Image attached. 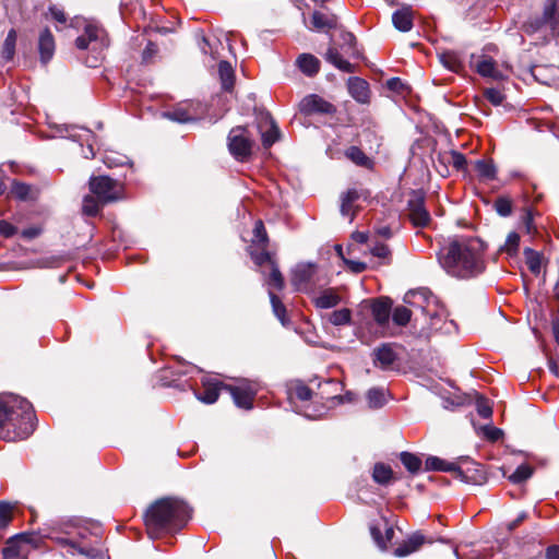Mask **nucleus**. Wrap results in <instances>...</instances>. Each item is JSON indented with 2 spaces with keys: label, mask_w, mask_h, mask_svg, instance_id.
<instances>
[{
  "label": "nucleus",
  "mask_w": 559,
  "mask_h": 559,
  "mask_svg": "<svg viewBox=\"0 0 559 559\" xmlns=\"http://www.w3.org/2000/svg\"><path fill=\"white\" fill-rule=\"evenodd\" d=\"M103 204L97 197L86 195L83 199L82 211L87 216H96L100 211Z\"/></svg>",
  "instance_id": "nucleus-39"
},
{
  "label": "nucleus",
  "mask_w": 559,
  "mask_h": 559,
  "mask_svg": "<svg viewBox=\"0 0 559 559\" xmlns=\"http://www.w3.org/2000/svg\"><path fill=\"white\" fill-rule=\"evenodd\" d=\"M311 23L314 29L323 31L335 28L337 19L334 14H325L320 11H314L311 15Z\"/></svg>",
  "instance_id": "nucleus-23"
},
{
  "label": "nucleus",
  "mask_w": 559,
  "mask_h": 559,
  "mask_svg": "<svg viewBox=\"0 0 559 559\" xmlns=\"http://www.w3.org/2000/svg\"><path fill=\"white\" fill-rule=\"evenodd\" d=\"M299 109L305 115H333L336 107L317 94H310L304 97L299 104Z\"/></svg>",
  "instance_id": "nucleus-10"
},
{
  "label": "nucleus",
  "mask_w": 559,
  "mask_h": 559,
  "mask_svg": "<svg viewBox=\"0 0 559 559\" xmlns=\"http://www.w3.org/2000/svg\"><path fill=\"white\" fill-rule=\"evenodd\" d=\"M11 192L16 199L25 201L29 197L31 186L20 181H13Z\"/></svg>",
  "instance_id": "nucleus-49"
},
{
  "label": "nucleus",
  "mask_w": 559,
  "mask_h": 559,
  "mask_svg": "<svg viewBox=\"0 0 559 559\" xmlns=\"http://www.w3.org/2000/svg\"><path fill=\"white\" fill-rule=\"evenodd\" d=\"M486 245L475 237L455 238L442 246L437 253L441 267L451 276L473 278L486 270Z\"/></svg>",
  "instance_id": "nucleus-1"
},
{
  "label": "nucleus",
  "mask_w": 559,
  "mask_h": 559,
  "mask_svg": "<svg viewBox=\"0 0 559 559\" xmlns=\"http://www.w3.org/2000/svg\"><path fill=\"white\" fill-rule=\"evenodd\" d=\"M345 155L352 162L359 166H367L369 163V158L366 154L357 146H350L346 150Z\"/></svg>",
  "instance_id": "nucleus-43"
},
{
  "label": "nucleus",
  "mask_w": 559,
  "mask_h": 559,
  "mask_svg": "<svg viewBox=\"0 0 559 559\" xmlns=\"http://www.w3.org/2000/svg\"><path fill=\"white\" fill-rule=\"evenodd\" d=\"M15 43H16V32L15 29H10L2 47V58L7 61L12 60L15 52Z\"/></svg>",
  "instance_id": "nucleus-36"
},
{
  "label": "nucleus",
  "mask_w": 559,
  "mask_h": 559,
  "mask_svg": "<svg viewBox=\"0 0 559 559\" xmlns=\"http://www.w3.org/2000/svg\"><path fill=\"white\" fill-rule=\"evenodd\" d=\"M373 319L380 325L388 323L391 311V304L386 300H377L371 307Z\"/></svg>",
  "instance_id": "nucleus-28"
},
{
  "label": "nucleus",
  "mask_w": 559,
  "mask_h": 559,
  "mask_svg": "<svg viewBox=\"0 0 559 559\" xmlns=\"http://www.w3.org/2000/svg\"><path fill=\"white\" fill-rule=\"evenodd\" d=\"M128 162H129V159L124 155H119V156H116V157H114L111 155H106L105 158H104V163L109 168L122 166L124 164H128Z\"/></svg>",
  "instance_id": "nucleus-57"
},
{
  "label": "nucleus",
  "mask_w": 559,
  "mask_h": 559,
  "mask_svg": "<svg viewBox=\"0 0 559 559\" xmlns=\"http://www.w3.org/2000/svg\"><path fill=\"white\" fill-rule=\"evenodd\" d=\"M524 255L530 271L535 275L539 274L542 265L539 253L531 248H525Z\"/></svg>",
  "instance_id": "nucleus-37"
},
{
  "label": "nucleus",
  "mask_w": 559,
  "mask_h": 559,
  "mask_svg": "<svg viewBox=\"0 0 559 559\" xmlns=\"http://www.w3.org/2000/svg\"><path fill=\"white\" fill-rule=\"evenodd\" d=\"M522 31L528 35L540 33L544 39L556 36L559 33L557 0H546L542 16L528 19L522 25Z\"/></svg>",
  "instance_id": "nucleus-5"
},
{
  "label": "nucleus",
  "mask_w": 559,
  "mask_h": 559,
  "mask_svg": "<svg viewBox=\"0 0 559 559\" xmlns=\"http://www.w3.org/2000/svg\"><path fill=\"white\" fill-rule=\"evenodd\" d=\"M270 301L272 305V310L275 317L281 321V323L286 326L289 324V320L286 316V307L282 302V300L271 290L269 292Z\"/></svg>",
  "instance_id": "nucleus-32"
},
{
  "label": "nucleus",
  "mask_w": 559,
  "mask_h": 559,
  "mask_svg": "<svg viewBox=\"0 0 559 559\" xmlns=\"http://www.w3.org/2000/svg\"><path fill=\"white\" fill-rule=\"evenodd\" d=\"M90 190L103 204L122 199L123 186L108 176H92Z\"/></svg>",
  "instance_id": "nucleus-7"
},
{
  "label": "nucleus",
  "mask_w": 559,
  "mask_h": 559,
  "mask_svg": "<svg viewBox=\"0 0 559 559\" xmlns=\"http://www.w3.org/2000/svg\"><path fill=\"white\" fill-rule=\"evenodd\" d=\"M266 284L270 287L276 288L277 290H282L284 288V285H285L284 277H283L276 262H272V266H270V274L266 280Z\"/></svg>",
  "instance_id": "nucleus-35"
},
{
  "label": "nucleus",
  "mask_w": 559,
  "mask_h": 559,
  "mask_svg": "<svg viewBox=\"0 0 559 559\" xmlns=\"http://www.w3.org/2000/svg\"><path fill=\"white\" fill-rule=\"evenodd\" d=\"M350 319L352 312L347 308L335 310L329 316V321L336 326L348 324L350 322Z\"/></svg>",
  "instance_id": "nucleus-40"
},
{
  "label": "nucleus",
  "mask_w": 559,
  "mask_h": 559,
  "mask_svg": "<svg viewBox=\"0 0 559 559\" xmlns=\"http://www.w3.org/2000/svg\"><path fill=\"white\" fill-rule=\"evenodd\" d=\"M484 95L486 99L495 106L501 105L506 98L504 94L499 88L495 87L486 88Z\"/></svg>",
  "instance_id": "nucleus-53"
},
{
  "label": "nucleus",
  "mask_w": 559,
  "mask_h": 559,
  "mask_svg": "<svg viewBox=\"0 0 559 559\" xmlns=\"http://www.w3.org/2000/svg\"><path fill=\"white\" fill-rule=\"evenodd\" d=\"M370 251H371L372 255L378 257V258H386L390 254V249L384 243H376L370 249Z\"/></svg>",
  "instance_id": "nucleus-61"
},
{
  "label": "nucleus",
  "mask_w": 559,
  "mask_h": 559,
  "mask_svg": "<svg viewBox=\"0 0 559 559\" xmlns=\"http://www.w3.org/2000/svg\"><path fill=\"white\" fill-rule=\"evenodd\" d=\"M408 217L414 226L426 227L429 225L431 217L425 206V194L420 190L412 191L407 201Z\"/></svg>",
  "instance_id": "nucleus-9"
},
{
  "label": "nucleus",
  "mask_w": 559,
  "mask_h": 559,
  "mask_svg": "<svg viewBox=\"0 0 559 559\" xmlns=\"http://www.w3.org/2000/svg\"><path fill=\"white\" fill-rule=\"evenodd\" d=\"M35 420L33 405L26 399L12 393L0 395V439L28 438L35 429Z\"/></svg>",
  "instance_id": "nucleus-2"
},
{
  "label": "nucleus",
  "mask_w": 559,
  "mask_h": 559,
  "mask_svg": "<svg viewBox=\"0 0 559 559\" xmlns=\"http://www.w3.org/2000/svg\"><path fill=\"white\" fill-rule=\"evenodd\" d=\"M424 543L425 536L418 532L414 533L402 545L394 549V555L396 557H405L417 551Z\"/></svg>",
  "instance_id": "nucleus-19"
},
{
  "label": "nucleus",
  "mask_w": 559,
  "mask_h": 559,
  "mask_svg": "<svg viewBox=\"0 0 559 559\" xmlns=\"http://www.w3.org/2000/svg\"><path fill=\"white\" fill-rule=\"evenodd\" d=\"M350 96L360 104H368L370 100L369 84L364 79L352 76L347 81Z\"/></svg>",
  "instance_id": "nucleus-13"
},
{
  "label": "nucleus",
  "mask_w": 559,
  "mask_h": 559,
  "mask_svg": "<svg viewBox=\"0 0 559 559\" xmlns=\"http://www.w3.org/2000/svg\"><path fill=\"white\" fill-rule=\"evenodd\" d=\"M259 128L264 147L272 146L280 139V129L269 112L261 115Z\"/></svg>",
  "instance_id": "nucleus-11"
},
{
  "label": "nucleus",
  "mask_w": 559,
  "mask_h": 559,
  "mask_svg": "<svg viewBox=\"0 0 559 559\" xmlns=\"http://www.w3.org/2000/svg\"><path fill=\"white\" fill-rule=\"evenodd\" d=\"M493 207L500 216L507 217L512 213V201L507 197H499L495 201Z\"/></svg>",
  "instance_id": "nucleus-47"
},
{
  "label": "nucleus",
  "mask_w": 559,
  "mask_h": 559,
  "mask_svg": "<svg viewBox=\"0 0 559 559\" xmlns=\"http://www.w3.org/2000/svg\"><path fill=\"white\" fill-rule=\"evenodd\" d=\"M103 33L104 31L96 25L87 24L84 28V34L92 44V49H98L103 47Z\"/></svg>",
  "instance_id": "nucleus-31"
},
{
  "label": "nucleus",
  "mask_w": 559,
  "mask_h": 559,
  "mask_svg": "<svg viewBox=\"0 0 559 559\" xmlns=\"http://www.w3.org/2000/svg\"><path fill=\"white\" fill-rule=\"evenodd\" d=\"M224 383L205 381L203 382V391L195 392V397L205 403L213 404L217 401L219 396V390Z\"/></svg>",
  "instance_id": "nucleus-20"
},
{
  "label": "nucleus",
  "mask_w": 559,
  "mask_h": 559,
  "mask_svg": "<svg viewBox=\"0 0 559 559\" xmlns=\"http://www.w3.org/2000/svg\"><path fill=\"white\" fill-rule=\"evenodd\" d=\"M17 233V228L11 223L0 219V235L10 238Z\"/></svg>",
  "instance_id": "nucleus-58"
},
{
  "label": "nucleus",
  "mask_w": 559,
  "mask_h": 559,
  "mask_svg": "<svg viewBox=\"0 0 559 559\" xmlns=\"http://www.w3.org/2000/svg\"><path fill=\"white\" fill-rule=\"evenodd\" d=\"M59 543L62 545H70L72 547L78 548V550L81 554L85 555L90 559H102L103 558V555L98 550H96L94 548H86L82 545H78L74 540L67 539V538H60Z\"/></svg>",
  "instance_id": "nucleus-42"
},
{
  "label": "nucleus",
  "mask_w": 559,
  "mask_h": 559,
  "mask_svg": "<svg viewBox=\"0 0 559 559\" xmlns=\"http://www.w3.org/2000/svg\"><path fill=\"white\" fill-rule=\"evenodd\" d=\"M38 50L43 63H47L53 56L55 39L51 32L48 28H45L39 35Z\"/></svg>",
  "instance_id": "nucleus-17"
},
{
  "label": "nucleus",
  "mask_w": 559,
  "mask_h": 559,
  "mask_svg": "<svg viewBox=\"0 0 559 559\" xmlns=\"http://www.w3.org/2000/svg\"><path fill=\"white\" fill-rule=\"evenodd\" d=\"M369 407L380 408L386 403L385 391L380 388H372L367 393Z\"/></svg>",
  "instance_id": "nucleus-34"
},
{
  "label": "nucleus",
  "mask_w": 559,
  "mask_h": 559,
  "mask_svg": "<svg viewBox=\"0 0 559 559\" xmlns=\"http://www.w3.org/2000/svg\"><path fill=\"white\" fill-rule=\"evenodd\" d=\"M475 170L481 180H493L496 178L497 169L492 160H476Z\"/></svg>",
  "instance_id": "nucleus-30"
},
{
  "label": "nucleus",
  "mask_w": 559,
  "mask_h": 559,
  "mask_svg": "<svg viewBox=\"0 0 559 559\" xmlns=\"http://www.w3.org/2000/svg\"><path fill=\"white\" fill-rule=\"evenodd\" d=\"M450 155L452 166L457 170H463L467 164L465 155L457 151H451Z\"/></svg>",
  "instance_id": "nucleus-55"
},
{
  "label": "nucleus",
  "mask_w": 559,
  "mask_h": 559,
  "mask_svg": "<svg viewBox=\"0 0 559 559\" xmlns=\"http://www.w3.org/2000/svg\"><path fill=\"white\" fill-rule=\"evenodd\" d=\"M316 273V265L312 263L297 264L292 273V284L298 290H304L308 287L310 281Z\"/></svg>",
  "instance_id": "nucleus-12"
},
{
  "label": "nucleus",
  "mask_w": 559,
  "mask_h": 559,
  "mask_svg": "<svg viewBox=\"0 0 559 559\" xmlns=\"http://www.w3.org/2000/svg\"><path fill=\"white\" fill-rule=\"evenodd\" d=\"M222 389L231 395L236 406L243 409H251L260 385L255 381L239 379L235 384H223Z\"/></svg>",
  "instance_id": "nucleus-8"
},
{
  "label": "nucleus",
  "mask_w": 559,
  "mask_h": 559,
  "mask_svg": "<svg viewBox=\"0 0 559 559\" xmlns=\"http://www.w3.org/2000/svg\"><path fill=\"white\" fill-rule=\"evenodd\" d=\"M392 23L400 32H409L413 27V11L409 7L396 10L392 14Z\"/></svg>",
  "instance_id": "nucleus-18"
},
{
  "label": "nucleus",
  "mask_w": 559,
  "mask_h": 559,
  "mask_svg": "<svg viewBox=\"0 0 559 559\" xmlns=\"http://www.w3.org/2000/svg\"><path fill=\"white\" fill-rule=\"evenodd\" d=\"M49 12L52 16V19L55 21H57L58 23H66L67 22V16H66V13L62 9L56 7V5H51L49 7Z\"/></svg>",
  "instance_id": "nucleus-63"
},
{
  "label": "nucleus",
  "mask_w": 559,
  "mask_h": 559,
  "mask_svg": "<svg viewBox=\"0 0 559 559\" xmlns=\"http://www.w3.org/2000/svg\"><path fill=\"white\" fill-rule=\"evenodd\" d=\"M399 457L401 463L409 474L416 475L419 472L424 471L423 457L420 455L403 451L400 453Z\"/></svg>",
  "instance_id": "nucleus-22"
},
{
  "label": "nucleus",
  "mask_w": 559,
  "mask_h": 559,
  "mask_svg": "<svg viewBox=\"0 0 559 559\" xmlns=\"http://www.w3.org/2000/svg\"><path fill=\"white\" fill-rule=\"evenodd\" d=\"M484 432H485V436L487 437V439H489L491 441L499 440L503 435L501 429L491 427V426L485 427Z\"/></svg>",
  "instance_id": "nucleus-62"
},
{
  "label": "nucleus",
  "mask_w": 559,
  "mask_h": 559,
  "mask_svg": "<svg viewBox=\"0 0 559 559\" xmlns=\"http://www.w3.org/2000/svg\"><path fill=\"white\" fill-rule=\"evenodd\" d=\"M393 476L394 473L390 465L381 462L374 464L372 469V478L377 484L385 486L393 478Z\"/></svg>",
  "instance_id": "nucleus-29"
},
{
  "label": "nucleus",
  "mask_w": 559,
  "mask_h": 559,
  "mask_svg": "<svg viewBox=\"0 0 559 559\" xmlns=\"http://www.w3.org/2000/svg\"><path fill=\"white\" fill-rule=\"evenodd\" d=\"M218 74L222 88L226 92H230L235 83V72L231 64L228 61H221L218 63Z\"/></svg>",
  "instance_id": "nucleus-26"
},
{
  "label": "nucleus",
  "mask_w": 559,
  "mask_h": 559,
  "mask_svg": "<svg viewBox=\"0 0 559 559\" xmlns=\"http://www.w3.org/2000/svg\"><path fill=\"white\" fill-rule=\"evenodd\" d=\"M520 235L512 231L508 235L504 245L500 248V251L506 252L510 257H514L519 251Z\"/></svg>",
  "instance_id": "nucleus-38"
},
{
  "label": "nucleus",
  "mask_w": 559,
  "mask_h": 559,
  "mask_svg": "<svg viewBox=\"0 0 559 559\" xmlns=\"http://www.w3.org/2000/svg\"><path fill=\"white\" fill-rule=\"evenodd\" d=\"M14 504L0 501V527H5L12 520Z\"/></svg>",
  "instance_id": "nucleus-48"
},
{
  "label": "nucleus",
  "mask_w": 559,
  "mask_h": 559,
  "mask_svg": "<svg viewBox=\"0 0 559 559\" xmlns=\"http://www.w3.org/2000/svg\"><path fill=\"white\" fill-rule=\"evenodd\" d=\"M424 471L450 473L455 479L473 486H480L486 480L483 466L469 457H459L450 462L439 456L428 455L425 459Z\"/></svg>",
  "instance_id": "nucleus-4"
},
{
  "label": "nucleus",
  "mask_w": 559,
  "mask_h": 559,
  "mask_svg": "<svg viewBox=\"0 0 559 559\" xmlns=\"http://www.w3.org/2000/svg\"><path fill=\"white\" fill-rule=\"evenodd\" d=\"M254 238L257 241L261 243H265L267 241V235L264 228V225L261 221H258L254 225Z\"/></svg>",
  "instance_id": "nucleus-59"
},
{
  "label": "nucleus",
  "mask_w": 559,
  "mask_h": 559,
  "mask_svg": "<svg viewBox=\"0 0 559 559\" xmlns=\"http://www.w3.org/2000/svg\"><path fill=\"white\" fill-rule=\"evenodd\" d=\"M164 117L179 123H187L195 120L194 117L182 107H177L173 110L164 112Z\"/></svg>",
  "instance_id": "nucleus-33"
},
{
  "label": "nucleus",
  "mask_w": 559,
  "mask_h": 559,
  "mask_svg": "<svg viewBox=\"0 0 559 559\" xmlns=\"http://www.w3.org/2000/svg\"><path fill=\"white\" fill-rule=\"evenodd\" d=\"M325 60L343 72L353 73L355 71L354 66L343 59L336 48L331 47L328 49Z\"/></svg>",
  "instance_id": "nucleus-27"
},
{
  "label": "nucleus",
  "mask_w": 559,
  "mask_h": 559,
  "mask_svg": "<svg viewBox=\"0 0 559 559\" xmlns=\"http://www.w3.org/2000/svg\"><path fill=\"white\" fill-rule=\"evenodd\" d=\"M522 221L527 234H533L536 230L534 225V215L531 209H525Z\"/></svg>",
  "instance_id": "nucleus-56"
},
{
  "label": "nucleus",
  "mask_w": 559,
  "mask_h": 559,
  "mask_svg": "<svg viewBox=\"0 0 559 559\" xmlns=\"http://www.w3.org/2000/svg\"><path fill=\"white\" fill-rule=\"evenodd\" d=\"M435 297L427 288H418L416 290H409L404 297V301L413 307L419 308L423 312L426 307L430 306V301Z\"/></svg>",
  "instance_id": "nucleus-15"
},
{
  "label": "nucleus",
  "mask_w": 559,
  "mask_h": 559,
  "mask_svg": "<svg viewBox=\"0 0 559 559\" xmlns=\"http://www.w3.org/2000/svg\"><path fill=\"white\" fill-rule=\"evenodd\" d=\"M476 71L479 75L496 81L506 79V75L497 68V63L491 57H483L476 64Z\"/></svg>",
  "instance_id": "nucleus-16"
},
{
  "label": "nucleus",
  "mask_w": 559,
  "mask_h": 559,
  "mask_svg": "<svg viewBox=\"0 0 559 559\" xmlns=\"http://www.w3.org/2000/svg\"><path fill=\"white\" fill-rule=\"evenodd\" d=\"M476 409H477L478 415L485 419L490 418L492 415L491 405L489 404L488 400H486L483 396H479L476 400Z\"/></svg>",
  "instance_id": "nucleus-52"
},
{
  "label": "nucleus",
  "mask_w": 559,
  "mask_h": 559,
  "mask_svg": "<svg viewBox=\"0 0 559 559\" xmlns=\"http://www.w3.org/2000/svg\"><path fill=\"white\" fill-rule=\"evenodd\" d=\"M340 296L333 289H324L313 298L314 306L320 309H330L337 306Z\"/></svg>",
  "instance_id": "nucleus-25"
},
{
  "label": "nucleus",
  "mask_w": 559,
  "mask_h": 559,
  "mask_svg": "<svg viewBox=\"0 0 559 559\" xmlns=\"http://www.w3.org/2000/svg\"><path fill=\"white\" fill-rule=\"evenodd\" d=\"M440 62L453 72H459L463 69L462 55L454 50H445L439 53Z\"/></svg>",
  "instance_id": "nucleus-24"
},
{
  "label": "nucleus",
  "mask_w": 559,
  "mask_h": 559,
  "mask_svg": "<svg viewBox=\"0 0 559 559\" xmlns=\"http://www.w3.org/2000/svg\"><path fill=\"white\" fill-rule=\"evenodd\" d=\"M2 555L5 559H11L20 555V542L15 535L7 542L5 547L2 549Z\"/></svg>",
  "instance_id": "nucleus-50"
},
{
  "label": "nucleus",
  "mask_w": 559,
  "mask_h": 559,
  "mask_svg": "<svg viewBox=\"0 0 559 559\" xmlns=\"http://www.w3.org/2000/svg\"><path fill=\"white\" fill-rule=\"evenodd\" d=\"M382 531H383L382 519L379 522L370 525V534L372 536V539L374 540V543L377 544V546L380 549L384 550V549H386V540H384V538H383Z\"/></svg>",
  "instance_id": "nucleus-45"
},
{
  "label": "nucleus",
  "mask_w": 559,
  "mask_h": 559,
  "mask_svg": "<svg viewBox=\"0 0 559 559\" xmlns=\"http://www.w3.org/2000/svg\"><path fill=\"white\" fill-rule=\"evenodd\" d=\"M254 140L247 127L233 128L227 136V146L231 156L239 162L249 159L252 154Z\"/></svg>",
  "instance_id": "nucleus-6"
},
{
  "label": "nucleus",
  "mask_w": 559,
  "mask_h": 559,
  "mask_svg": "<svg viewBox=\"0 0 559 559\" xmlns=\"http://www.w3.org/2000/svg\"><path fill=\"white\" fill-rule=\"evenodd\" d=\"M533 474V469L528 465H520L510 476L509 479L512 484L519 485L528 479Z\"/></svg>",
  "instance_id": "nucleus-41"
},
{
  "label": "nucleus",
  "mask_w": 559,
  "mask_h": 559,
  "mask_svg": "<svg viewBox=\"0 0 559 559\" xmlns=\"http://www.w3.org/2000/svg\"><path fill=\"white\" fill-rule=\"evenodd\" d=\"M15 537L17 540L24 544L32 545L33 547H39L43 543V536L37 532H23L16 534Z\"/></svg>",
  "instance_id": "nucleus-46"
},
{
  "label": "nucleus",
  "mask_w": 559,
  "mask_h": 559,
  "mask_svg": "<svg viewBox=\"0 0 559 559\" xmlns=\"http://www.w3.org/2000/svg\"><path fill=\"white\" fill-rule=\"evenodd\" d=\"M299 70L307 76H314L320 70V61L311 53H301L297 58Z\"/></svg>",
  "instance_id": "nucleus-21"
},
{
  "label": "nucleus",
  "mask_w": 559,
  "mask_h": 559,
  "mask_svg": "<svg viewBox=\"0 0 559 559\" xmlns=\"http://www.w3.org/2000/svg\"><path fill=\"white\" fill-rule=\"evenodd\" d=\"M345 264L354 272L361 273L366 270L367 265L365 262L343 259Z\"/></svg>",
  "instance_id": "nucleus-64"
},
{
  "label": "nucleus",
  "mask_w": 559,
  "mask_h": 559,
  "mask_svg": "<svg viewBox=\"0 0 559 559\" xmlns=\"http://www.w3.org/2000/svg\"><path fill=\"white\" fill-rule=\"evenodd\" d=\"M411 316L412 311L408 308L399 306L394 308L392 319L395 324L404 326L409 322Z\"/></svg>",
  "instance_id": "nucleus-44"
},
{
  "label": "nucleus",
  "mask_w": 559,
  "mask_h": 559,
  "mask_svg": "<svg viewBox=\"0 0 559 559\" xmlns=\"http://www.w3.org/2000/svg\"><path fill=\"white\" fill-rule=\"evenodd\" d=\"M549 70L550 69L545 66H534L531 68V74L536 82L549 85L551 80L546 75V72Z\"/></svg>",
  "instance_id": "nucleus-51"
},
{
  "label": "nucleus",
  "mask_w": 559,
  "mask_h": 559,
  "mask_svg": "<svg viewBox=\"0 0 559 559\" xmlns=\"http://www.w3.org/2000/svg\"><path fill=\"white\" fill-rule=\"evenodd\" d=\"M250 254L251 259L258 266H263L264 264L272 266V262H275L271 253L265 250H262L261 252H251Z\"/></svg>",
  "instance_id": "nucleus-54"
},
{
  "label": "nucleus",
  "mask_w": 559,
  "mask_h": 559,
  "mask_svg": "<svg viewBox=\"0 0 559 559\" xmlns=\"http://www.w3.org/2000/svg\"><path fill=\"white\" fill-rule=\"evenodd\" d=\"M192 510L183 500L176 497H165L153 502L144 514L148 534L176 532L186 526L191 519Z\"/></svg>",
  "instance_id": "nucleus-3"
},
{
  "label": "nucleus",
  "mask_w": 559,
  "mask_h": 559,
  "mask_svg": "<svg viewBox=\"0 0 559 559\" xmlns=\"http://www.w3.org/2000/svg\"><path fill=\"white\" fill-rule=\"evenodd\" d=\"M373 364L381 369H389L397 359L392 344H382L373 350Z\"/></svg>",
  "instance_id": "nucleus-14"
},
{
  "label": "nucleus",
  "mask_w": 559,
  "mask_h": 559,
  "mask_svg": "<svg viewBox=\"0 0 559 559\" xmlns=\"http://www.w3.org/2000/svg\"><path fill=\"white\" fill-rule=\"evenodd\" d=\"M295 395L300 401H309L312 397V391L307 385L300 384L296 386Z\"/></svg>",
  "instance_id": "nucleus-60"
}]
</instances>
